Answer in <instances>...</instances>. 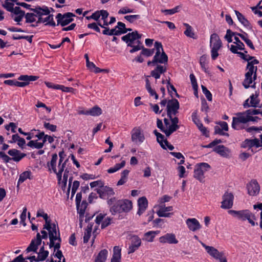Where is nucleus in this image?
I'll return each mask as SVG.
<instances>
[{
	"label": "nucleus",
	"instance_id": "obj_12",
	"mask_svg": "<svg viewBox=\"0 0 262 262\" xmlns=\"http://www.w3.org/2000/svg\"><path fill=\"white\" fill-rule=\"evenodd\" d=\"M131 140L137 145L142 144L145 140L143 130L140 127H134L131 132Z\"/></svg>",
	"mask_w": 262,
	"mask_h": 262
},
{
	"label": "nucleus",
	"instance_id": "obj_46",
	"mask_svg": "<svg viewBox=\"0 0 262 262\" xmlns=\"http://www.w3.org/2000/svg\"><path fill=\"white\" fill-rule=\"evenodd\" d=\"M92 230V226L88 225L85 231L84 236H83V241L84 243H87L91 236V233Z\"/></svg>",
	"mask_w": 262,
	"mask_h": 262
},
{
	"label": "nucleus",
	"instance_id": "obj_39",
	"mask_svg": "<svg viewBox=\"0 0 262 262\" xmlns=\"http://www.w3.org/2000/svg\"><path fill=\"white\" fill-rule=\"evenodd\" d=\"M107 254L108 252L106 250L104 249L101 250L96 257L95 262H105Z\"/></svg>",
	"mask_w": 262,
	"mask_h": 262
},
{
	"label": "nucleus",
	"instance_id": "obj_42",
	"mask_svg": "<svg viewBox=\"0 0 262 262\" xmlns=\"http://www.w3.org/2000/svg\"><path fill=\"white\" fill-rule=\"evenodd\" d=\"M184 25L186 27V30L184 31V34L189 37L195 38V34L193 32L192 27L188 24L185 23Z\"/></svg>",
	"mask_w": 262,
	"mask_h": 262
},
{
	"label": "nucleus",
	"instance_id": "obj_49",
	"mask_svg": "<svg viewBox=\"0 0 262 262\" xmlns=\"http://www.w3.org/2000/svg\"><path fill=\"white\" fill-rule=\"evenodd\" d=\"M177 170L179 178H183L187 176V172L186 171L185 168L184 166L181 165L177 167Z\"/></svg>",
	"mask_w": 262,
	"mask_h": 262
},
{
	"label": "nucleus",
	"instance_id": "obj_59",
	"mask_svg": "<svg viewBox=\"0 0 262 262\" xmlns=\"http://www.w3.org/2000/svg\"><path fill=\"white\" fill-rule=\"evenodd\" d=\"M180 6H178L175 8L171 9H166L164 10H162V12L165 13L166 14L172 15L174 14L175 13L178 12V9H179Z\"/></svg>",
	"mask_w": 262,
	"mask_h": 262
},
{
	"label": "nucleus",
	"instance_id": "obj_50",
	"mask_svg": "<svg viewBox=\"0 0 262 262\" xmlns=\"http://www.w3.org/2000/svg\"><path fill=\"white\" fill-rule=\"evenodd\" d=\"M77 211L78 213L79 214V222H80V226H81L82 222L83 220L84 216V212L85 210L84 209L80 208L79 205H77Z\"/></svg>",
	"mask_w": 262,
	"mask_h": 262
},
{
	"label": "nucleus",
	"instance_id": "obj_25",
	"mask_svg": "<svg viewBox=\"0 0 262 262\" xmlns=\"http://www.w3.org/2000/svg\"><path fill=\"white\" fill-rule=\"evenodd\" d=\"M213 151L224 158H229L231 156V150L223 145L215 147Z\"/></svg>",
	"mask_w": 262,
	"mask_h": 262
},
{
	"label": "nucleus",
	"instance_id": "obj_8",
	"mask_svg": "<svg viewBox=\"0 0 262 262\" xmlns=\"http://www.w3.org/2000/svg\"><path fill=\"white\" fill-rule=\"evenodd\" d=\"M202 247L204 248L206 253L211 257L220 262H227L226 258L224 256L223 252L219 251L213 246H208L204 243L200 242Z\"/></svg>",
	"mask_w": 262,
	"mask_h": 262
},
{
	"label": "nucleus",
	"instance_id": "obj_5",
	"mask_svg": "<svg viewBox=\"0 0 262 262\" xmlns=\"http://www.w3.org/2000/svg\"><path fill=\"white\" fill-rule=\"evenodd\" d=\"M32 10L38 15L37 23H46V25H50L53 27L56 26L55 23L53 19V15H49L50 12L48 7H46L43 8H41L38 7L32 9Z\"/></svg>",
	"mask_w": 262,
	"mask_h": 262
},
{
	"label": "nucleus",
	"instance_id": "obj_33",
	"mask_svg": "<svg viewBox=\"0 0 262 262\" xmlns=\"http://www.w3.org/2000/svg\"><path fill=\"white\" fill-rule=\"evenodd\" d=\"M34 131L37 132V134L35 135V137L39 139L43 140L44 143L48 141L50 143H52L54 141V139L52 137L45 135V133L42 132H40L39 130H34Z\"/></svg>",
	"mask_w": 262,
	"mask_h": 262
},
{
	"label": "nucleus",
	"instance_id": "obj_52",
	"mask_svg": "<svg viewBox=\"0 0 262 262\" xmlns=\"http://www.w3.org/2000/svg\"><path fill=\"white\" fill-rule=\"evenodd\" d=\"M157 141L159 143L161 146L165 149H166V147L165 146L164 142L167 141L166 140L164 139V137L162 134H158L157 137Z\"/></svg>",
	"mask_w": 262,
	"mask_h": 262
},
{
	"label": "nucleus",
	"instance_id": "obj_38",
	"mask_svg": "<svg viewBox=\"0 0 262 262\" xmlns=\"http://www.w3.org/2000/svg\"><path fill=\"white\" fill-rule=\"evenodd\" d=\"M126 162L125 160H122L120 163L116 164L114 167H112L107 169V172L109 173H114L119 170L122 168L124 167L125 165Z\"/></svg>",
	"mask_w": 262,
	"mask_h": 262
},
{
	"label": "nucleus",
	"instance_id": "obj_47",
	"mask_svg": "<svg viewBox=\"0 0 262 262\" xmlns=\"http://www.w3.org/2000/svg\"><path fill=\"white\" fill-rule=\"evenodd\" d=\"M237 35L240 36L242 39L246 43V44L252 49H254V46L253 45L252 42L251 40L248 39L247 37V34H237Z\"/></svg>",
	"mask_w": 262,
	"mask_h": 262
},
{
	"label": "nucleus",
	"instance_id": "obj_1",
	"mask_svg": "<svg viewBox=\"0 0 262 262\" xmlns=\"http://www.w3.org/2000/svg\"><path fill=\"white\" fill-rule=\"evenodd\" d=\"M59 158L56 154H53L50 161L48 163L49 170L56 174L58 183L62 187H65L69 177V169L67 166L68 159L63 160L62 153H59Z\"/></svg>",
	"mask_w": 262,
	"mask_h": 262
},
{
	"label": "nucleus",
	"instance_id": "obj_6",
	"mask_svg": "<svg viewBox=\"0 0 262 262\" xmlns=\"http://www.w3.org/2000/svg\"><path fill=\"white\" fill-rule=\"evenodd\" d=\"M228 213L233 217L242 221L248 220L249 223L252 226H255V224L254 221V215L248 210H242L236 211L234 210H229Z\"/></svg>",
	"mask_w": 262,
	"mask_h": 262
},
{
	"label": "nucleus",
	"instance_id": "obj_36",
	"mask_svg": "<svg viewBox=\"0 0 262 262\" xmlns=\"http://www.w3.org/2000/svg\"><path fill=\"white\" fill-rule=\"evenodd\" d=\"M160 231H150L144 235L143 239L148 242H152L156 235L159 234Z\"/></svg>",
	"mask_w": 262,
	"mask_h": 262
},
{
	"label": "nucleus",
	"instance_id": "obj_27",
	"mask_svg": "<svg viewBox=\"0 0 262 262\" xmlns=\"http://www.w3.org/2000/svg\"><path fill=\"white\" fill-rule=\"evenodd\" d=\"M172 210L173 207L172 206H161L157 213L159 217H168L172 214V213L169 212Z\"/></svg>",
	"mask_w": 262,
	"mask_h": 262
},
{
	"label": "nucleus",
	"instance_id": "obj_41",
	"mask_svg": "<svg viewBox=\"0 0 262 262\" xmlns=\"http://www.w3.org/2000/svg\"><path fill=\"white\" fill-rule=\"evenodd\" d=\"M38 78L39 77L36 76L21 75L18 77V79L24 82H28L29 84L30 81H35L38 79Z\"/></svg>",
	"mask_w": 262,
	"mask_h": 262
},
{
	"label": "nucleus",
	"instance_id": "obj_9",
	"mask_svg": "<svg viewBox=\"0 0 262 262\" xmlns=\"http://www.w3.org/2000/svg\"><path fill=\"white\" fill-rule=\"evenodd\" d=\"M155 48L156 50V52L154 56V59L152 61V63L167 64L168 57L163 51L162 43L160 42L156 41L155 43Z\"/></svg>",
	"mask_w": 262,
	"mask_h": 262
},
{
	"label": "nucleus",
	"instance_id": "obj_29",
	"mask_svg": "<svg viewBox=\"0 0 262 262\" xmlns=\"http://www.w3.org/2000/svg\"><path fill=\"white\" fill-rule=\"evenodd\" d=\"M120 210L123 212H128L133 208V204L130 201L125 200L119 202Z\"/></svg>",
	"mask_w": 262,
	"mask_h": 262
},
{
	"label": "nucleus",
	"instance_id": "obj_11",
	"mask_svg": "<svg viewBox=\"0 0 262 262\" xmlns=\"http://www.w3.org/2000/svg\"><path fill=\"white\" fill-rule=\"evenodd\" d=\"M222 43L217 34L213 33L210 36V46L211 49V54L212 59L215 60L219 56L218 51L221 49Z\"/></svg>",
	"mask_w": 262,
	"mask_h": 262
},
{
	"label": "nucleus",
	"instance_id": "obj_40",
	"mask_svg": "<svg viewBox=\"0 0 262 262\" xmlns=\"http://www.w3.org/2000/svg\"><path fill=\"white\" fill-rule=\"evenodd\" d=\"M234 12L238 18V20L244 26L248 27L249 26L250 23L249 21L245 18L244 16L237 10H235Z\"/></svg>",
	"mask_w": 262,
	"mask_h": 262
},
{
	"label": "nucleus",
	"instance_id": "obj_2",
	"mask_svg": "<svg viewBox=\"0 0 262 262\" xmlns=\"http://www.w3.org/2000/svg\"><path fill=\"white\" fill-rule=\"evenodd\" d=\"M259 114V111L251 108L243 112L237 113L233 117L232 127L235 129L241 128V124H245L250 121H256L258 118L255 115Z\"/></svg>",
	"mask_w": 262,
	"mask_h": 262
},
{
	"label": "nucleus",
	"instance_id": "obj_37",
	"mask_svg": "<svg viewBox=\"0 0 262 262\" xmlns=\"http://www.w3.org/2000/svg\"><path fill=\"white\" fill-rule=\"evenodd\" d=\"M49 252L47 250H45L43 246H42L37 252V261H42L45 260L48 256Z\"/></svg>",
	"mask_w": 262,
	"mask_h": 262
},
{
	"label": "nucleus",
	"instance_id": "obj_55",
	"mask_svg": "<svg viewBox=\"0 0 262 262\" xmlns=\"http://www.w3.org/2000/svg\"><path fill=\"white\" fill-rule=\"evenodd\" d=\"M243 57L248 61L247 66H254L259 63V61L255 59L254 57L249 56V58H245L244 56Z\"/></svg>",
	"mask_w": 262,
	"mask_h": 262
},
{
	"label": "nucleus",
	"instance_id": "obj_56",
	"mask_svg": "<svg viewBox=\"0 0 262 262\" xmlns=\"http://www.w3.org/2000/svg\"><path fill=\"white\" fill-rule=\"evenodd\" d=\"M141 49H142L141 54L147 57L152 55L154 53V49H148L144 48L143 47Z\"/></svg>",
	"mask_w": 262,
	"mask_h": 262
},
{
	"label": "nucleus",
	"instance_id": "obj_63",
	"mask_svg": "<svg viewBox=\"0 0 262 262\" xmlns=\"http://www.w3.org/2000/svg\"><path fill=\"white\" fill-rule=\"evenodd\" d=\"M80 185L79 182L78 181H74L73 183L72 188H71V193L72 195H73L76 190H77L78 188L79 187Z\"/></svg>",
	"mask_w": 262,
	"mask_h": 262
},
{
	"label": "nucleus",
	"instance_id": "obj_24",
	"mask_svg": "<svg viewBox=\"0 0 262 262\" xmlns=\"http://www.w3.org/2000/svg\"><path fill=\"white\" fill-rule=\"evenodd\" d=\"M258 94L255 93L250 96V98L247 99L244 102L243 105L245 108L250 106L256 107L259 103Z\"/></svg>",
	"mask_w": 262,
	"mask_h": 262
},
{
	"label": "nucleus",
	"instance_id": "obj_51",
	"mask_svg": "<svg viewBox=\"0 0 262 262\" xmlns=\"http://www.w3.org/2000/svg\"><path fill=\"white\" fill-rule=\"evenodd\" d=\"M117 29L118 31H120L122 34H124L127 32L126 28L125 27V25L122 22H118L117 25L116 26Z\"/></svg>",
	"mask_w": 262,
	"mask_h": 262
},
{
	"label": "nucleus",
	"instance_id": "obj_45",
	"mask_svg": "<svg viewBox=\"0 0 262 262\" xmlns=\"http://www.w3.org/2000/svg\"><path fill=\"white\" fill-rule=\"evenodd\" d=\"M88 69L90 72H94L95 73H107L109 72V70L105 69H100L98 67H88Z\"/></svg>",
	"mask_w": 262,
	"mask_h": 262
},
{
	"label": "nucleus",
	"instance_id": "obj_10",
	"mask_svg": "<svg viewBox=\"0 0 262 262\" xmlns=\"http://www.w3.org/2000/svg\"><path fill=\"white\" fill-rule=\"evenodd\" d=\"M169 119L165 118L164 122L165 124L163 133L166 136H169L172 133L179 128V119L177 117H169Z\"/></svg>",
	"mask_w": 262,
	"mask_h": 262
},
{
	"label": "nucleus",
	"instance_id": "obj_57",
	"mask_svg": "<svg viewBox=\"0 0 262 262\" xmlns=\"http://www.w3.org/2000/svg\"><path fill=\"white\" fill-rule=\"evenodd\" d=\"M104 185V183L101 181H96L90 183V185L91 188L97 187V188H101Z\"/></svg>",
	"mask_w": 262,
	"mask_h": 262
},
{
	"label": "nucleus",
	"instance_id": "obj_22",
	"mask_svg": "<svg viewBox=\"0 0 262 262\" xmlns=\"http://www.w3.org/2000/svg\"><path fill=\"white\" fill-rule=\"evenodd\" d=\"M186 224L189 230L195 232L200 230L202 226L195 218H189L186 220Z\"/></svg>",
	"mask_w": 262,
	"mask_h": 262
},
{
	"label": "nucleus",
	"instance_id": "obj_32",
	"mask_svg": "<svg viewBox=\"0 0 262 262\" xmlns=\"http://www.w3.org/2000/svg\"><path fill=\"white\" fill-rule=\"evenodd\" d=\"M121 248L119 247L115 246L114 247L111 262H121Z\"/></svg>",
	"mask_w": 262,
	"mask_h": 262
},
{
	"label": "nucleus",
	"instance_id": "obj_15",
	"mask_svg": "<svg viewBox=\"0 0 262 262\" xmlns=\"http://www.w3.org/2000/svg\"><path fill=\"white\" fill-rule=\"evenodd\" d=\"M97 225L101 224V228L103 229L111 224L112 219L104 213H97L95 219Z\"/></svg>",
	"mask_w": 262,
	"mask_h": 262
},
{
	"label": "nucleus",
	"instance_id": "obj_34",
	"mask_svg": "<svg viewBox=\"0 0 262 262\" xmlns=\"http://www.w3.org/2000/svg\"><path fill=\"white\" fill-rule=\"evenodd\" d=\"M27 145L32 148L40 149L43 147L44 142L43 140H40L37 138V140H31L29 142Z\"/></svg>",
	"mask_w": 262,
	"mask_h": 262
},
{
	"label": "nucleus",
	"instance_id": "obj_31",
	"mask_svg": "<svg viewBox=\"0 0 262 262\" xmlns=\"http://www.w3.org/2000/svg\"><path fill=\"white\" fill-rule=\"evenodd\" d=\"M242 146L244 148H250L252 147H255L256 148L259 147L258 139H247L244 141Z\"/></svg>",
	"mask_w": 262,
	"mask_h": 262
},
{
	"label": "nucleus",
	"instance_id": "obj_21",
	"mask_svg": "<svg viewBox=\"0 0 262 262\" xmlns=\"http://www.w3.org/2000/svg\"><path fill=\"white\" fill-rule=\"evenodd\" d=\"M248 193L251 196H255L259 193L260 186L255 180H251L247 185Z\"/></svg>",
	"mask_w": 262,
	"mask_h": 262
},
{
	"label": "nucleus",
	"instance_id": "obj_14",
	"mask_svg": "<svg viewBox=\"0 0 262 262\" xmlns=\"http://www.w3.org/2000/svg\"><path fill=\"white\" fill-rule=\"evenodd\" d=\"M75 15L71 12H68L64 14L58 13L56 16L57 20V25H60L62 26H65L73 20V17Z\"/></svg>",
	"mask_w": 262,
	"mask_h": 262
},
{
	"label": "nucleus",
	"instance_id": "obj_16",
	"mask_svg": "<svg viewBox=\"0 0 262 262\" xmlns=\"http://www.w3.org/2000/svg\"><path fill=\"white\" fill-rule=\"evenodd\" d=\"M179 108V103L177 99L169 100L167 104V114L168 117L176 115Z\"/></svg>",
	"mask_w": 262,
	"mask_h": 262
},
{
	"label": "nucleus",
	"instance_id": "obj_23",
	"mask_svg": "<svg viewBox=\"0 0 262 262\" xmlns=\"http://www.w3.org/2000/svg\"><path fill=\"white\" fill-rule=\"evenodd\" d=\"M41 235L39 233H38L36 235V238L31 241L30 245L26 250V252L28 253L31 251L36 252L38 247L41 244Z\"/></svg>",
	"mask_w": 262,
	"mask_h": 262
},
{
	"label": "nucleus",
	"instance_id": "obj_18",
	"mask_svg": "<svg viewBox=\"0 0 262 262\" xmlns=\"http://www.w3.org/2000/svg\"><path fill=\"white\" fill-rule=\"evenodd\" d=\"M234 196L231 193L226 192L223 196L221 208L223 209L231 208L233 205Z\"/></svg>",
	"mask_w": 262,
	"mask_h": 262
},
{
	"label": "nucleus",
	"instance_id": "obj_61",
	"mask_svg": "<svg viewBox=\"0 0 262 262\" xmlns=\"http://www.w3.org/2000/svg\"><path fill=\"white\" fill-rule=\"evenodd\" d=\"M4 8H5L8 11L12 12L13 10L14 4L13 3L5 2L3 5Z\"/></svg>",
	"mask_w": 262,
	"mask_h": 262
},
{
	"label": "nucleus",
	"instance_id": "obj_4",
	"mask_svg": "<svg viewBox=\"0 0 262 262\" xmlns=\"http://www.w3.org/2000/svg\"><path fill=\"white\" fill-rule=\"evenodd\" d=\"M142 35L138 33L137 31L128 33L122 37V40L125 41L128 46L132 48L129 52L132 53L141 50L143 45L140 39Z\"/></svg>",
	"mask_w": 262,
	"mask_h": 262
},
{
	"label": "nucleus",
	"instance_id": "obj_7",
	"mask_svg": "<svg viewBox=\"0 0 262 262\" xmlns=\"http://www.w3.org/2000/svg\"><path fill=\"white\" fill-rule=\"evenodd\" d=\"M257 67H247L245 73V78L243 82L245 88H253L256 79Z\"/></svg>",
	"mask_w": 262,
	"mask_h": 262
},
{
	"label": "nucleus",
	"instance_id": "obj_26",
	"mask_svg": "<svg viewBox=\"0 0 262 262\" xmlns=\"http://www.w3.org/2000/svg\"><path fill=\"white\" fill-rule=\"evenodd\" d=\"M148 206V201L147 199L144 197L140 198L138 200V210L137 214L140 216L147 209Z\"/></svg>",
	"mask_w": 262,
	"mask_h": 262
},
{
	"label": "nucleus",
	"instance_id": "obj_62",
	"mask_svg": "<svg viewBox=\"0 0 262 262\" xmlns=\"http://www.w3.org/2000/svg\"><path fill=\"white\" fill-rule=\"evenodd\" d=\"M45 84L46 86L49 89H53L54 90H59L60 85L59 84H55L52 82L45 81Z\"/></svg>",
	"mask_w": 262,
	"mask_h": 262
},
{
	"label": "nucleus",
	"instance_id": "obj_30",
	"mask_svg": "<svg viewBox=\"0 0 262 262\" xmlns=\"http://www.w3.org/2000/svg\"><path fill=\"white\" fill-rule=\"evenodd\" d=\"M166 71L165 67H156L154 70L151 71L150 75L152 77L157 79H159L161 75L163 74Z\"/></svg>",
	"mask_w": 262,
	"mask_h": 262
},
{
	"label": "nucleus",
	"instance_id": "obj_48",
	"mask_svg": "<svg viewBox=\"0 0 262 262\" xmlns=\"http://www.w3.org/2000/svg\"><path fill=\"white\" fill-rule=\"evenodd\" d=\"M38 17V15L37 14H34L32 13H28L25 15V18L27 23H33L36 20V17Z\"/></svg>",
	"mask_w": 262,
	"mask_h": 262
},
{
	"label": "nucleus",
	"instance_id": "obj_60",
	"mask_svg": "<svg viewBox=\"0 0 262 262\" xmlns=\"http://www.w3.org/2000/svg\"><path fill=\"white\" fill-rule=\"evenodd\" d=\"M234 35L235 33L232 32L230 29H228L227 30L225 38L228 42H231L232 41V37Z\"/></svg>",
	"mask_w": 262,
	"mask_h": 262
},
{
	"label": "nucleus",
	"instance_id": "obj_17",
	"mask_svg": "<svg viewBox=\"0 0 262 262\" xmlns=\"http://www.w3.org/2000/svg\"><path fill=\"white\" fill-rule=\"evenodd\" d=\"M96 191L100 197L103 199H108L115 194L113 188L104 185L100 188H97Z\"/></svg>",
	"mask_w": 262,
	"mask_h": 262
},
{
	"label": "nucleus",
	"instance_id": "obj_13",
	"mask_svg": "<svg viewBox=\"0 0 262 262\" xmlns=\"http://www.w3.org/2000/svg\"><path fill=\"white\" fill-rule=\"evenodd\" d=\"M210 169V166L207 163L197 164L194 170V177L200 181H202L205 177L204 173Z\"/></svg>",
	"mask_w": 262,
	"mask_h": 262
},
{
	"label": "nucleus",
	"instance_id": "obj_54",
	"mask_svg": "<svg viewBox=\"0 0 262 262\" xmlns=\"http://www.w3.org/2000/svg\"><path fill=\"white\" fill-rule=\"evenodd\" d=\"M27 217V208L26 207H25L23 209V212L20 214V223L23 224L24 226H26V224L25 223V221Z\"/></svg>",
	"mask_w": 262,
	"mask_h": 262
},
{
	"label": "nucleus",
	"instance_id": "obj_64",
	"mask_svg": "<svg viewBox=\"0 0 262 262\" xmlns=\"http://www.w3.org/2000/svg\"><path fill=\"white\" fill-rule=\"evenodd\" d=\"M98 23H93L88 25V28L89 29H93L97 32H100V29L98 27Z\"/></svg>",
	"mask_w": 262,
	"mask_h": 262
},
{
	"label": "nucleus",
	"instance_id": "obj_43",
	"mask_svg": "<svg viewBox=\"0 0 262 262\" xmlns=\"http://www.w3.org/2000/svg\"><path fill=\"white\" fill-rule=\"evenodd\" d=\"M31 172L30 171H26L19 176L18 181V185L23 183L27 179H31Z\"/></svg>",
	"mask_w": 262,
	"mask_h": 262
},
{
	"label": "nucleus",
	"instance_id": "obj_35",
	"mask_svg": "<svg viewBox=\"0 0 262 262\" xmlns=\"http://www.w3.org/2000/svg\"><path fill=\"white\" fill-rule=\"evenodd\" d=\"M108 13L106 10H101L100 12V17L101 20H103V24L99 20L98 24L101 27H104V26H108V22L107 21V17L108 16Z\"/></svg>",
	"mask_w": 262,
	"mask_h": 262
},
{
	"label": "nucleus",
	"instance_id": "obj_28",
	"mask_svg": "<svg viewBox=\"0 0 262 262\" xmlns=\"http://www.w3.org/2000/svg\"><path fill=\"white\" fill-rule=\"evenodd\" d=\"M8 154L12 156V160L16 162L19 161L25 156V154L21 153L19 151L15 149L9 150Z\"/></svg>",
	"mask_w": 262,
	"mask_h": 262
},
{
	"label": "nucleus",
	"instance_id": "obj_53",
	"mask_svg": "<svg viewBox=\"0 0 262 262\" xmlns=\"http://www.w3.org/2000/svg\"><path fill=\"white\" fill-rule=\"evenodd\" d=\"M139 15H130L124 16V18L130 23H134L135 20L140 18Z\"/></svg>",
	"mask_w": 262,
	"mask_h": 262
},
{
	"label": "nucleus",
	"instance_id": "obj_20",
	"mask_svg": "<svg viewBox=\"0 0 262 262\" xmlns=\"http://www.w3.org/2000/svg\"><path fill=\"white\" fill-rule=\"evenodd\" d=\"M159 242L163 244H177L179 242L174 234L168 233L161 236L159 239Z\"/></svg>",
	"mask_w": 262,
	"mask_h": 262
},
{
	"label": "nucleus",
	"instance_id": "obj_3",
	"mask_svg": "<svg viewBox=\"0 0 262 262\" xmlns=\"http://www.w3.org/2000/svg\"><path fill=\"white\" fill-rule=\"evenodd\" d=\"M42 217L46 222L43 225V229L48 231L50 239L49 247L50 248L54 247L55 250L58 249L60 248V238L58 227L55 224H51L47 213H45Z\"/></svg>",
	"mask_w": 262,
	"mask_h": 262
},
{
	"label": "nucleus",
	"instance_id": "obj_58",
	"mask_svg": "<svg viewBox=\"0 0 262 262\" xmlns=\"http://www.w3.org/2000/svg\"><path fill=\"white\" fill-rule=\"evenodd\" d=\"M201 87H202V91H203V93L204 94V95H205V96L206 97L207 99L209 101H211L212 100V95H211V93L207 89V88L205 86L202 85Z\"/></svg>",
	"mask_w": 262,
	"mask_h": 262
},
{
	"label": "nucleus",
	"instance_id": "obj_44",
	"mask_svg": "<svg viewBox=\"0 0 262 262\" xmlns=\"http://www.w3.org/2000/svg\"><path fill=\"white\" fill-rule=\"evenodd\" d=\"M101 109L98 106H95L89 110H88V115H91L92 116H99L101 114Z\"/></svg>",
	"mask_w": 262,
	"mask_h": 262
},
{
	"label": "nucleus",
	"instance_id": "obj_19",
	"mask_svg": "<svg viewBox=\"0 0 262 262\" xmlns=\"http://www.w3.org/2000/svg\"><path fill=\"white\" fill-rule=\"evenodd\" d=\"M141 239L137 235L133 236L130 238V244L128 248V254H131L137 250L141 245Z\"/></svg>",
	"mask_w": 262,
	"mask_h": 262
}]
</instances>
